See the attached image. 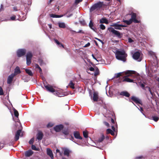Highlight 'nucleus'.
Returning <instances> with one entry per match:
<instances>
[{
  "mask_svg": "<svg viewBox=\"0 0 159 159\" xmlns=\"http://www.w3.org/2000/svg\"><path fill=\"white\" fill-rule=\"evenodd\" d=\"M60 47H61L63 48H64V46L63 45L61 44V43H60V44H59V45H58Z\"/></svg>",
  "mask_w": 159,
  "mask_h": 159,
  "instance_id": "nucleus-64",
  "label": "nucleus"
},
{
  "mask_svg": "<svg viewBox=\"0 0 159 159\" xmlns=\"http://www.w3.org/2000/svg\"><path fill=\"white\" fill-rule=\"evenodd\" d=\"M4 94L2 88L0 86V95H3Z\"/></svg>",
  "mask_w": 159,
  "mask_h": 159,
  "instance_id": "nucleus-45",
  "label": "nucleus"
},
{
  "mask_svg": "<svg viewBox=\"0 0 159 159\" xmlns=\"http://www.w3.org/2000/svg\"><path fill=\"white\" fill-rule=\"evenodd\" d=\"M31 59H26V64L27 65H29L31 63Z\"/></svg>",
  "mask_w": 159,
  "mask_h": 159,
  "instance_id": "nucleus-42",
  "label": "nucleus"
},
{
  "mask_svg": "<svg viewBox=\"0 0 159 159\" xmlns=\"http://www.w3.org/2000/svg\"><path fill=\"white\" fill-rule=\"evenodd\" d=\"M131 100L136 103H138L142 105V102L139 99L134 96H132L131 98Z\"/></svg>",
  "mask_w": 159,
  "mask_h": 159,
  "instance_id": "nucleus-11",
  "label": "nucleus"
},
{
  "mask_svg": "<svg viewBox=\"0 0 159 159\" xmlns=\"http://www.w3.org/2000/svg\"><path fill=\"white\" fill-rule=\"evenodd\" d=\"M34 143V139H31L29 141V143L30 144H32Z\"/></svg>",
  "mask_w": 159,
  "mask_h": 159,
  "instance_id": "nucleus-47",
  "label": "nucleus"
},
{
  "mask_svg": "<svg viewBox=\"0 0 159 159\" xmlns=\"http://www.w3.org/2000/svg\"><path fill=\"white\" fill-rule=\"evenodd\" d=\"M131 15V16L130 20L133 22L135 23H138L140 22V21L136 19V14L135 13H132Z\"/></svg>",
  "mask_w": 159,
  "mask_h": 159,
  "instance_id": "nucleus-8",
  "label": "nucleus"
},
{
  "mask_svg": "<svg viewBox=\"0 0 159 159\" xmlns=\"http://www.w3.org/2000/svg\"><path fill=\"white\" fill-rule=\"evenodd\" d=\"M83 135L84 137L85 138L88 137V132L87 131H84L83 132Z\"/></svg>",
  "mask_w": 159,
  "mask_h": 159,
  "instance_id": "nucleus-37",
  "label": "nucleus"
},
{
  "mask_svg": "<svg viewBox=\"0 0 159 159\" xmlns=\"http://www.w3.org/2000/svg\"><path fill=\"white\" fill-rule=\"evenodd\" d=\"M152 120L155 122H157L159 119V117L156 116H152Z\"/></svg>",
  "mask_w": 159,
  "mask_h": 159,
  "instance_id": "nucleus-38",
  "label": "nucleus"
},
{
  "mask_svg": "<svg viewBox=\"0 0 159 159\" xmlns=\"http://www.w3.org/2000/svg\"><path fill=\"white\" fill-rule=\"evenodd\" d=\"M47 154L51 157L52 159H53L54 157L52 151L51 149L49 148H47Z\"/></svg>",
  "mask_w": 159,
  "mask_h": 159,
  "instance_id": "nucleus-17",
  "label": "nucleus"
},
{
  "mask_svg": "<svg viewBox=\"0 0 159 159\" xmlns=\"http://www.w3.org/2000/svg\"><path fill=\"white\" fill-rule=\"evenodd\" d=\"M80 23L81 24H82L84 26L86 24L85 21L84 20H83L82 21H80Z\"/></svg>",
  "mask_w": 159,
  "mask_h": 159,
  "instance_id": "nucleus-48",
  "label": "nucleus"
},
{
  "mask_svg": "<svg viewBox=\"0 0 159 159\" xmlns=\"http://www.w3.org/2000/svg\"><path fill=\"white\" fill-rule=\"evenodd\" d=\"M141 53L137 51L135 52L133 55V58L135 60H138L139 61L142 60V58L140 57Z\"/></svg>",
  "mask_w": 159,
  "mask_h": 159,
  "instance_id": "nucleus-6",
  "label": "nucleus"
},
{
  "mask_svg": "<svg viewBox=\"0 0 159 159\" xmlns=\"http://www.w3.org/2000/svg\"><path fill=\"white\" fill-rule=\"evenodd\" d=\"M31 148L33 150H34L37 151V150H38V148H36L35 146L34 145H32L31 146Z\"/></svg>",
  "mask_w": 159,
  "mask_h": 159,
  "instance_id": "nucleus-46",
  "label": "nucleus"
},
{
  "mask_svg": "<svg viewBox=\"0 0 159 159\" xmlns=\"http://www.w3.org/2000/svg\"><path fill=\"white\" fill-rule=\"evenodd\" d=\"M34 153L31 150H29L25 152V155L26 157H30Z\"/></svg>",
  "mask_w": 159,
  "mask_h": 159,
  "instance_id": "nucleus-16",
  "label": "nucleus"
},
{
  "mask_svg": "<svg viewBox=\"0 0 159 159\" xmlns=\"http://www.w3.org/2000/svg\"><path fill=\"white\" fill-rule=\"evenodd\" d=\"M48 26L50 29H52V25L51 24H48Z\"/></svg>",
  "mask_w": 159,
  "mask_h": 159,
  "instance_id": "nucleus-63",
  "label": "nucleus"
},
{
  "mask_svg": "<svg viewBox=\"0 0 159 159\" xmlns=\"http://www.w3.org/2000/svg\"><path fill=\"white\" fill-rule=\"evenodd\" d=\"M111 122L112 124V125H114L115 124V121L114 120V119H113V118H111Z\"/></svg>",
  "mask_w": 159,
  "mask_h": 159,
  "instance_id": "nucleus-57",
  "label": "nucleus"
},
{
  "mask_svg": "<svg viewBox=\"0 0 159 159\" xmlns=\"http://www.w3.org/2000/svg\"><path fill=\"white\" fill-rule=\"evenodd\" d=\"M104 124H105V125H106L107 126H109V124L108 123H107V122H104Z\"/></svg>",
  "mask_w": 159,
  "mask_h": 159,
  "instance_id": "nucleus-61",
  "label": "nucleus"
},
{
  "mask_svg": "<svg viewBox=\"0 0 159 159\" xmlns=\"http://www.w3.org/2000/svg\"><path fill=\"white\" fill-rule=\"evenodd\" d=\"M153 58L154 59V60H155L154 61L156 62V64H157L158 63V60L157 57L155 55H154V56L153 57Z\"/></svg>",
  "mask_w": 159,
  "mask_h": 159,
  "instance_id": "nucleus-40",
  "label": "nucleus"
},
{
  "mask_svg": "<svg viewBox=\"0 0 159 159\" xmlns=\"http://www.w3.org/2000/svg\"><path fill=\"white\" fill-rule=\"evenodd\" d=\"M89 70L91 71H93L94 70V68L93 67H91L89 68Z\"/></svg>",
  "mask_w": 159,
  "mask_h": 159,
  "instance_id": "nucleus-59",
  "label": "nucleus"
},
{
  "mask_svg": "<svg viewBox=\"0 0 159 159\" xmlns=\"http://www.w3.org/2000/svg\"><path fill=\"white\" fill-rule=\"evenodd\" d=\"M72 32L75 33H81L82 34H84V32H83L82 30H80L76 32L75 31L73 30H70Z\"/></svg>",
  "mask_w": 159,
  "mask_h": 159,
  "instance_id": "nucleus-41",
  "label": "nucleus"
},
{
  "mask_svg": "<svg viewBox=\"0 0 159 159\" xmlns=\"http://www.w3.org/2000/svg\"><path fill=\"white\" fill-rule=\"evenodd\" d=\"M96 39H97V40H98V41H99L100 42H101L102 43H103V41L102 40H101V39H99L97 38H96Z\"/></svg>",
  "mask_w": 159,
  "mask_h": 159,
  "instance_id": "nucleus-62",
  "label": "nucleus"
},
{
  "mask_svg": "<svg viewBox=\"0 0 159 159\" xmlns=\"http://www.w3.org/2000/svg\"><path fill=\"white\" fill-rule=\"evenodd\" d=\"M140 86L143 89H144L145 88V85L143 84H140Z\"/></svg>",
  "mask_w": 159,
  "mask_h": 159,
  "instance_id": "nucleus-56",
  "label": "nucleus"
},
{
  "mask_svg": "<svg viewBox=\"0 0 159 159\" xmlns=\"http://www.w3.org/2000/svg\"><path fill=\"white\" fill-rule=\"evenodd\" d=\"M119 25H120L115 23H113L111 26H112L115 27V29H116L121 30V27L120 26H119Z\"/></svg>",
  "mask_w": 159,
  "mask_h": 159,
  "instance_id": "nucleus-20",
  "label": "nucleus"
},
{
  "mask_svg": "<svg viewBox=\"0 0 159 159\" xmlns=\"http://www.w3.org/2000/svg\"><path fill=\"white\" fill-rule=\"evenodd\" d=\"M72 89H74L75 87V84H74L72 80L70 81V83L68 85Z\"/></svg>",
  "mask_w": 159,
  "mask_h": 159,
  "instance_id": "nucleus-28",
  "label": "nucleus"
},
{
  "mask_svg": "<svg viewBox=\"0 0 159 159\" xmlns=\"http://www.w3.org/2000/svg\"><path fill=\"white\" fill-rule=\"evenodd\" d=\"M105 139V136L103 135L101 137L99 138L98 140V142L99 143L102 142Z\"/></svg>",
  "mask_w": 159,
  "mask_h": 159,
  "instance_id": "nucleus-36",
  "label": "nucleus"
},
{
  "mask_svg": "<svg viewBox=\"0 0 159 159\" xmlns=\"http://www.w3.org/2000/svg\"><path fill=\"white\" fill-rule=\"evenodd\" d=\"M64 127V126L62 125H57L54 127V130L57 132H58L62 130Z\"/></svg>",
  "mask_w": 159,
  "mask_h": 159,
  "instance_id": "nucleus-10",
  "label": "nucleus"
},
{
  "mask_svg": "<svg viewBox=\"0 0 159 159\" xmlns=\"http://www.w3.org/2000/svg\"><path fill=\"white\" fill-rule=\"evenodd\" d=\"M43 134L42 132L39 131L37 134V139L39 140H41L43 139Z\"/></svg>",
  "mask_w": 159,
  "mask_h": 159,
  "instance_id": "nucleus-15",
  "label": "nucleus"
},
{
  "mask_svg": "<svg viewBox=\"0 0 159 159\" xmlns=\"http://www.w3.org/2000/svg\"><path fill=\"white\" fill-rule=\"evenodd\" d=\"M146 88H148L149 91L150 92V94L152 96L153 95V93L152 92V89H151V88L150 87H148V86H146Z\"/></svg>",
  "mask_w": 159,
  "mask_h": 159,
  "instance_id": "nucleus-43",
  "label": "nucleus"
},
{
  "mask_svg": "<svg viewBox=\"0 0 159 159\" xmlns=\"http://www.w3.org/2000/svg\"><path fill=\"white\" fill-rule=\"evenodd\" d=\"M21 129L18 130L16 132L15 137V141H17L19 138L20 134L21 133Z\"/></svg>",
  "mask_w": 159,
  "mask_h": 159,
  "instance_id": "nucleus-13",
  "label": "nucleus"
},
{
  "mask_svg": "<svg viewBox=\"0 0 159 159\" xmlns=\"http://www.w3.org/2000/svg\"><path fill=\"white\" fill-rule=\"evenodd\" d=\"M54 41L58 45H59V44H60V43L59 41L57 39H54Z\"/></svg>",
  "mask_w": 159,
  "mask_h": 159,
  "instance_id": "nucleus-51",
  "label": "nucleus"
},
{
  "mask_svg": "<svg viewBox=\"0 0 159 159\" xmlns=\"http://www.w3.org/2000/svg\"><path fill=\"white\" fill-rule=\"evenodd\" d=\"M115 55L116 58L117 59L124 62L125 61L126 57L127 55L125 53L124 50H116L115 53Z\"/></svg>",
  "mask_w": 159,
  "mask_h": 159,
  "instance_id": "nucleus-2",
  "label": "nucleus"
},
{
  "mask_svg": "<svg viewBox=\"0 0 159 159\" xmlns=\"http://www.w3.org/2000/svg\"><path fill=\"white\" fill-rule=\"evenodd\" d=\"M132 22L133 21L130 19L129 20H125L124 21V22L125 23L128 25L131 24Z\"/></svg>",
  "mask_w": 159,
  "mask_h": 159,
  "instance_id": "nucleus-34",
  "label": "nucleus"
},
{
  "mask_svg": "<svg viewBox=\"0 0 159 159\" xmlns=\"http://www.w3.org/2000/svg\"><path fill=\"white\" fill-rule=\"evenodd\" d=\"M33 57V55L30 52H28L26 55V59H31Z\"/></svg>",
  "mask_w": 159,
  "mask_h": 159,
  "instance_id": "nucleus-25",
  "label": "nucleus"
},
{
  "mask_svg": "<svg viewBox=\"0 0 159 159\" xmlns=\"http://www.w3.org/2000/svg\"><path fill=\"white\" fill-rule=\"evenodd\" d=\"M136 107H137V108H138L139 110H140V111H141V112H142V113L143 115H144V114L143 113V107H140V109H139V108L138 107H137V106H136Z\"/></svg>",
  "mask_w": 159,
  "mask_h": 159,
  "instance_id": "nucleus-50",
  "label": "nucleus"
},
{
  "mask_svg": "<svg viewBox=\"0 0 159 159\" xmlns=\"http://www.w3.org/2000/svg\"><path fill=\"white\" fill-rule=\"evenodd\" d=\"M98 99V94L97 92H94L93 100L94 102H97Z\"/></svg>",
  "mask_w": 159,
  "mask_h": 159,
  "instance_id": "nucleus-12",
  "label": "nucleus"
},
{
  "mask_svg": "<svg viewBox=\"0 0 159 159\" xmlns=\"http://www.w3.org/2000/svg\"><path fill=\"white\" fill-rule=\"evenodd\" d=\"M83 1V0H75V3L77 4L80 2H82Z\"/></svg>",
  "mask_w": 159,
  "mask_h": 159,
  "instance_id": "nucleus-49",
  "label": "nucleus"
},
{
  "mask_svg": "<svg viewBox=\"0 0 159 159\" xmlns=\"http://www.w3.org/2000/svg\"><path fill=\"white\" fill-rule=\"evenodd\" d=\"M39 62L40 65L41 66L43 64V61L42 60L39 59Z\"/></svg>",
  "mask_w": 159,
  "mask_h": 159,
  "instance_id": "nucleus-52",
  "label": "nucleus"
},
{
  "mask_svg": "<svg viewBox=\"0 0 159 159\" xmlns=\"http://www.w3.org/2000/svg\"><path fill=\"white\" fill-rule=\"evenodd\" d=\"M106 133L107 134H111V135L113 136L115 135V134L114 133V131L110 129H107Z\"/></svg>",
  "mask_w": 159,
  "mask_h": 159,
  "instance_id": "nucleus-22",
  "label": "nucleus"
},
{
  "mask_svg": "<svg viewBox=\"0 0 159 159\" xmlns=\"http://www.w3.org/2000/svg\"><path fill=\"white\" fill-rule=\"evenodd\" d=\"M111 129H112V131H114V132L115 131V128L114 127V125H112L111 126Z\"/></svg>",
  "mask_w": 159,
  "mask_h": 159,
  "instance_id": "nucleus-53",
  "label": "nucleus"
},
{
  "mask_svg": "<svg viewBox=\"0 0 159 159\" xmlns=\"http://www.w3.org/2000/svg\"><path fill=\"white\" fill-rule=\"evenodd\" d=\"M125 74L126 75V76H125V78L123 79H119L118 81L119 82H133V80L131 79L128 77H131L133 78H135L136 77V72L134 70H127L124 72Z\"/></svg>",
  "mask_w": 159,
  "mask_h": 159,
  "instance_id": "nucleus-1",
  "label": "nucleus"
},
{
  "mask_svg": "<svg viewBox=\"0 0 159 159\" xmlns=\"http://www.w3.org/2000/svg\"><path fill=\"white\" fill-rule=\"evenodd\" d=\"M26 51L25 49H20L18 50L17 52V55L18 57H20L24 56L26 53Z\"/></svg>",
  "mask_w": 159,
  "mask_h": 159,
  "instance_id": "nucleus-7",
  "label": "nucleus"
},
{
  "mask_svg": "<svg viewBox=\"0 0 159 159\" xmlns=\"http://www.w3.org/2000/svg\"><path fill=\"white\" fill-rule=\"evenodd\" d=\"M134 41L133 40H132L130 38H129L128 39V42L129 43H132Z\"/></svg>",
  "mask_w": 159,
  "mask_h": 159,
  "instance_id": "nucleus-55",
  "label": "nucleus"
},
{
  "mask_svg": "<svg viewBox=\"0 0 159 159\" xmlns=\"http://www.w3.org/2000/svg\"><path fill=\"white\" fill-rule=\"evenodd\" d=\"M58 25L60 28H65L66 27V25L64 23H59Z\"/></svg>",
  "mask_w": 159,
  "mask_h": 159,
  "instance_id": "nucleus-29",
  "label": "nucleus"
},
{
  "mask_svg": "<svg viewBox=\"0 0 159 159\" xmlns=\"http://www.w3.org/2000/svg\"><path fill=\"white\" fill-rule=\"evenodd\" d=\"M90 45V43L89 42L87 44H86L84 46V47H87L89 46Z\"/></svg>",
  "mask_w": 159,
  "mask_h": 159,
  "instance_id": "nucleus-54",
  "label": "nucleus"
},
{
  "mask_svg": "<svg viewBox=\"0 0 159 159\" xmlns=\"http://www.w3.org/2000/svg\"><path fill=\"white\" fill-rule=\"evenodd\" d=\"M16 16L14 15H13L12 16L10 17V20L14 21L16 20Z\"/></svg>",
  "mask_w": 159,
  "mask_h": 159,
  "instance_id": "nucleus-39",
  "label": "nucleus"
},
{
  "mask_svg": "<svg viewBox=\"0 0 159 159\" xmlns=\"http://www.w3.org/2000/svg\"><path fill=\"white\" fill-rule=\"evenodd\" d=\"M120 95H121L125 96L127 97H129L130 96L129 93L127 91H122L120 93Z\"/></svg>",
  "mask_w": 159,
  "mask_h": 159,
  "instance_id": "nucleus-19",
  "label": "nucleus"
},
{
  "mask_svg": "<svg viewBox=\"0 0 159 159\" xmlns=\"http://www.w3.org/2000/svg\"><path fill=\"white\" fill-rule=\"evenodd\" d=\"M15 76V74L12 73L8 76L7 80V84H11L12 83L13 79Z\"/></svg>",
  "mask_w": 159,
  "mask_h": 159,
  "instance_id": "nucleus-9",
  "label": "nucleus"
},
{
  "mask_svg": "<svg viewBox=\"0 0 159 159\" xmlns=\"http://www.w3.org/2000/svg\"><path fill=\"white\" fill-rule=\"evenodd\" d=\"M44 85L47 91L51 93H53L55 95L59 97L63 96L61 95V94H60L57 90H55L52 86L49 84L46 85L44 84Z\"/></svg>",
  "mask_w": 159,
  "mask_h": 159,
  "instance_id": "nucleus-3",
  "label": "nucleus"
},
{
  "mask_svg": "<svg viewBox=\"0 0 159 159\" xmlns=\"http://www.w3.org/2000/svg\"><path fill=\"white\" fill-rule=\"evenodd\" d=\"M13 9L14 11H18L17 7H13Z\"/></svg>",
  "mask_w": 159,
  "mask_h": 159,
  "instance_id": "nucleus-58",
  "label": "nucleus"
},
{
  "mask_svg": "<svg viewBox=\"0 0 159 159\" xmlns=\"http://www.w3.org/2000/svg\"><path fill=\"white\" fill-rule=\"evenodd\" d=\"M143 158V157L142 156H140L136 157V158L138 159H141Z\"/></svg>",
  "mask_w": 159,
  "mask_h": 159,
  "instance_id": "nucleus-60",
  "label": "nucleus"
},
{
  "mask_svg": "<svg viewBox=\"0 0 159 159\" xmlns=\"http://www.w3.org/2000/svg\"><path fill=\"white\" fill-rule=\"evenodd\" d=\"M89 26L90 27V28L93 30L94 31L96 32V30H97V29L96 28H93V23L92 22V20H91L89 22Z\"/></svg>",
  "mask_w": 159,
  "mask_h": 159,
  "instance_id": "nucleus-21",
  "label": "nucleus"
},
{
  "mask_svg": "<svg viewBox=\"0 0 159 159\" xmlns=\"http://www.w3.org/2000/svg\"><path fill=\"white\" fill-rule=\"evenodd\" d=\"M13 111L15 116L16 117L18 118L19 116V113L18 111L15 108L13 109Z\"/></svg>",
  "mask_w": 159,
  "mask_h": 159,
  "instance_id": "nucleus-33",
  "label": "nucleus"
},
{
  "mask_svg": "<svg viewBox=\"0 0 159 159\" xmlns=\"http://www.w3.org/2000/svg\"><path fill=\"white\" fill-rule=\"evenodd\" d=\"M99 74V70L97 67L95 68V70L94 73V75L95 76H97Z\"/></svg>",
  "mask_w": 159,
  "mask_h": 159,
  "instance_id": "nucleus-31",
  "label": "nucleus"
},
{
  "mask_svg": "<svg viewBox=\"0 0 159 159\" xmlns=\"http://www.w3.org/2000/svg\"><path fill=\"white\" fill-rule=\"evenodd\" d=\"M74 135L75 138L77 139H82V138L80 136L79 133L78 131H75L74 132Z\"/></svg>",
  "mask_w": 159,
  "mask_h": 159,
  "instance_id": "nucleus-18",
  "label": "nucleus"
},
{
  "mask_svg": "<svg viewBox=\"0 0 159 159\" xmlns=\"http://www.w3.org/2000/svg\"><path fill=\"white\" fill-rule=\"evenodd\" d=\"M100 23H104L107 24L108 23V20L105 18H102L100 20Z\"/></svg>",
  "mask_w": 159,
  "mask_h": 159,
  "instance_id": "nucleus-24",
  "label": "nucleus"
},
{
  "mask_svg": "<svg viewBox=\"0 0 159 159\" xmlns=\"http://www.w3.org/2000/svg\"><path fill=\"white\" fill-rule=\"evenodd\" d=\"M109 31L115 35L119 38H121L122 37V34L120 33L119 31L115 30L112 27H109L108 29Z\"/></svg>",
  "mask_w": 159,
  "mask_h": 159,
  "instance_id": "nucleus-5",
  "label": "nucleus"
},
{
  "mask_svg": "<svg viewBox=\"0 0 159 159\" xmlns=\"http://www.w3.org/2000/svg\"><path fill=\"white\" fill-rule=\"evenodd\" d=\"M25 71L26 73L28 74L30 76H32L33 75V74L31 71L30 69H25Z\"/></svg>",
  "mask_w": 159,
  "mask_h": 159,
  "instance_id": "nucleus-27",
  "label": "nucleus"
},
{
  "mask_svg": "<svg viewBox=\"0 0 159 159\" xmlns=\"http://www.w3.org/2000/svg\"><path fill=\"white\" fill-rule=\"evenodd\" d=\"M21 73L20 68L18 66H17L15 69L14 73L16 75L17 74H20Z\"/></svg>",
  "mask_w": 159,
  "mask_h": 159,
  "instance_id": "nucleus-23",
  "label": "nucleus"
},
{
  "mask_svg": "<svg viewBox=\"0 0 159 159\" xmlns=\"http://www.w3.org/2000/svg\"><path fill=\"white\" fill-rule=\"evenodd\" d=\"M103 5V2H99L95 3L90 8V11L92 12L96 9H98L101 8Z\"/></svg>",
  "mask_w": 159,
  "mask_h": 159,
  "instance_id": "nucleus-4",
  "label": "nucleus"
},
{
  "mask_svg": "<svg viewBox=\"0 0 159 159\" xmlns=\"http://www.w3.org/2000/svg\"><path fill=\"white\" fill-rule=\"evenodd\" d=\"M64 150V155L67 157L69 156V154L71 152V151L67 148H63Z\"/></svg>",
  "mask_w": 159,
  "mask_h": 159,
  "instance_id": "nucleus-14",
  "label": "nucleus"
},
{
  "mask_svg": "<svg viewBox=\"0 0 159 159\" xmlns=\"http://www.w3.org/2000/svg\"><path fill=\"white\" fill-rule=\"evenodd\" d=\"M100 27L101 29L104 30L105 29V26L103 24H101L100 25Z\"/></svg>",
  "mask_w": 159,
  "mask_h": 159,
  "instance_id": "nucleus-44",
  "label": "nucleus"
},
{
  "mask_svg": "<svg viewBox=\"0 0 159 159\" xmlns=\"http://www.w3.org/2000/svg\"><path fill=\"white\" fill-rule=\"evenodd\" d=\"M62 133L65 135H68L69 133V131L68 129H64Z\"/></svg>",
  "mask_w": 159,
  "mask_h": 159,
  "instance_id": "nucleus-30",
  "label": "nucleus"
},
{
  "mask_svg": "<svg viewBox=\"0 0 159 159\" xmlns=\"http://www.w3.org/2000/svg\"><path fill=\"white\" fill-rule=\"evenodd\" d=\"M123 72H120L115 75V78H118L122 76Z\"/></svg>",
  "mask_w": 159,
  "mask_h": 159,
  "instance_id": "nucleus-35",
  "label": "nucleus"
},
{
  "mask_svg": "<svg viewBox=\"0 0 159 159\" xmlns=\"http://www.w3.org/2000/svg\"><path fill=\"white\" fill-rule=\"evenodd\" d=\"M35 67L36 68H38L39 70V73H40V74H42V69H41V68L39 67V65L37 64H36L35 65Z\"/></svg>",
  "mask_w": 159,
  "mask_h": 159,
  "instance_id": "nucleus-32",
  "label": "nucleus"
},
{
  "mask_svg": "<svg viewBox=\"0 0 159 159\" xmlns=\"http://www.w3.org/2000/svg\"><path fill=\"white\" fill-rule=\"evenodd\" d=\"M50 15L51 17L53 18H60L61 17L63 16L62 15H58L53 14H51Z\"/></svg>",
  "mask_w": 159,
  "mask_h": 159,
  "instance_id": "nucleus-26",
  "label": "nucleus"
}]
</instances>
